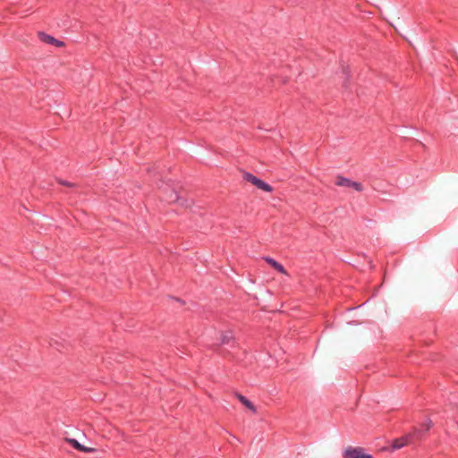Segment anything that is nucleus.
I'll list each match as a JSON object with an SVG mask.
<instances>
[{"label":"nucleus","instance_id":"obj_1","mask_svg":"<svg viewBox=\"0 0 458 458\" xmlns=\"http://www.w3.org/2000/svg\"><path fill=\"white\" fill-rule=\"evenodd\" d=\"M242 178L244 181L250 182L251 184L255 185L258 189L262 190L263 191L272 192L274 190L271 185L262 181L261 179L258 178L251 173L244 172L242 174Z\"/></svg>","mask_w":458,"mask_h":458},{"label":"nucleus","instance_id":"obj_2","mask_svg":"<svg viewBox=\"0 0 458 458\" xmlns=\"http://www.w3.org/2000/svg\"><path fill=\"white\" fill-rule=\"evenodd\" d=\"M344 458H374L372 455L365 453V449L362 447H347L344 454Z\"/></svg>","mask_w":458,"mask_h":458},{"label":"nucleus","instance_id":"obj_3","mask_svg":"<svg viewBox=\"0 0 458 458\" xmlns=\"http://www.w3.org/2000/svg\"><path fill=\"white\" fill-rule=\"evenodd\" d=\"M335 184L337 186L353 188L355 191L360 192L363 191V186L360 182H353L346 177L339 175L336 177Z\"/></svg>","mask_w":458,"mask_h":458},{"label":"nucleus","instance_id":"obj_4","mask_svg":"<svg viewBox=\"0 0 458 458\" xmlns=\"http://www.w3.org/2000/svg\"><path fill=\"white\" fill-rule=\"evenodd\" d=\"M159 198L162 201L174 203L179 200L178 193L173 189H164L160 191Z\"/></svg>","mask_w":458,"mask_h":458},{"label":"nucleus","instance_id":"obj_5","mask_svg":"<svg viewBox=\"0 0 458 458\" xmlns=\"http://www.w3.org/2000/svg\"><path fill=\"white\" fill-rule=\"evenodd\" d=\"M38 37L40 39V41L43 42V43H46V44H48V45H53V46H55L57 47H62L64 46V41L56 39L53 36L48 35V34H47V33H45L43 31H39L38 33Z\"/></svg>","mask_w":458,"mask_h":458},{"label":"nucleus","instance_id":"obj_6","mask_svg":"<svg viewBox=\"0 0 458 458\" xmlns=\"http://www.w3.org/2000/svg\"><path fill=\"white\" fill-rule=\"evenodd\" d=\"M412 440V435L407 434L392 441L391 447L393 450L401 449L408 445Z\"/></svg>","mask_w":458,"mask_h":458},{"label":"nucleus","instance_id":"obj_7","mask_svg":"<svg viewBox=\"0 0 458 458\" xmlns=\"http://www.w3.org/2000/svg\"><path fill=\"white\" fill-rule=\"evenodd\" d=\"M65 441L67 443H69L74 449L80 451V452H84V453H92V452H95L96 449L95 448H91V447H86L82 445H81L76 439L74 438H65Z\"/></svg>","mask_w":458,"mask_h":458},{"label":"nucleus","instance_id":"obj_8","mask_svg":"<svg viewBox=\"0 0 458 458\" xmlns=\"http://www.w3.org/2000/svg\"><path fill=\"white\" fill-rule=\"evenodd\" d=\"M235 395L246 409L250 410L252 413H257V408L252 402H250L248 398H246L244 395L241 394L237 393Z\"/></svg>","mask_w":458,"mask_h":458},{"label":"nucleus","instance_id":"obj_9","mask_svg":"<svg viewBox=\"0 0 458 458\" xmlns=\"http://www.w3.org/2000/svg\"><path fill=\"white\" fill-rule=\"evenodd\" d=\"M265 261L269 264L275 270L283 275H287L284 266L270 257L264 258Z\"/></svg>","mask_w":458,"mask_h":458},{"label":"nucleus","instance_id":"obj_10","mask_svg":"<svg viewBox=\"0 0 458 458\" xmlns=\"http://www.w3.org/2000/svg\"><path fill=\"white\" fill-rule=\"evenodd\" d=\"M221 344L224 345L233 346L235 344V339L232 332L227 331L222 334Z\"/></svg>","mask_w":458,"mask_h":458},{"label":"nucleus","instance_id":"obj_11","mask_svg":"<svg viewBox=\"0 0 458 458\" xmlns=\"http://www.w3.org/2000/svg\"><path fill=\"white\" fill-rule=\"evenodd\" d=\"M57 182L63 186H66V187H73L74 184L68 182V181H65V180H62V179H58L57 180Z\"/></svg>","mask_w":458,"mask_h":458},{"label":"nucleus","instance_id":"obj_12","mask_svg":"<svg viewBox=\"0 0 458 458\" xmlns=\"http://www.w3.org/2000/svg\"><path fill=\"white\" fill-rule=\"evenodd\" d=\"M422 426L426 428V429H429V428L433 427L432 421L430 419H427L425 422L422 423Z\"/></svg>","mask_w":458,"mask_h":458},{"label":"nucleus","instance_id":"obj_13","mask_svg":"<svg viewBox=\"0 0 458 458\" xmlns=\"http://www.w3.org/2000/svg\"><path fill=\"white\" fill-rule=\"evenodd\" d=\"M148 172L149 174H156V168H154V167H153L152 169L148 168Z\"/></svg>","mask_w":458,"mask_h":458}]
</instances>
